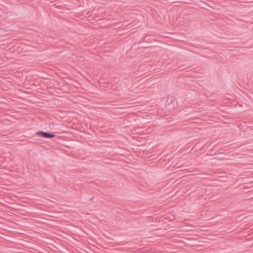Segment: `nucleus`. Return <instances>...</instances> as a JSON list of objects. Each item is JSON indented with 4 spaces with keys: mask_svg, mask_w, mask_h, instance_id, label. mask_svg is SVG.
I'll return each instance as SVG.
<instances>
[{
    "mask_svg": "<svg viewBox=\"0 0 253 253\" xmlns=\"http://www.w3.org/2000/svg\"><path fill=\"white\" fill-rule=\"evenodd\" d=\"M240 125H241L240 124H238V127H240Z\"/></svg>",
    "mask_w": 253,
    "mask_h": 253,
    "instance_id": "nucleus-5",
    "label": "nucleus"
},
{
    "mask_svg": "<svg viewBox=\"0 0 253 253\" xmlns=\"http://www.w3.org/2000/svg\"><path fill=\"white\" fill-rule=\"evenodd\" d=\"M238 105H239V106H241V107H242V104H239V103H238Z\"/></svg>",
    "mask_w": 253,
    "mask_h": 253,
    "instance_id": "nucleus-3",
    "label": "nucleus"
},
{
    "mask_svg": "<svg viewBox=\"0 0 253 253\" xmlns=\"http://www.w3.org/2000/svg\"><path fill=\"white\" fill-rule=\"evenodd\" d=\"M175 102H176V101H175V100H173V101H172V102H173V103H174Z\"/></svg>",
    "mask_w": 253,
    "mask_h": 253,
    "instance_id": "nucleus-4",
    "label": "nucleus"
},
{
    "mask_svg": "<svg viewBox=\"0 0 253 253\" xmlns=\"http://www.w3.org/2000/svg\"><path fill=\"white\" fill-rule=\"evenodd\" d=\"M153 40L151 39V36H146L143 38V41L146 42L150 43Z\"/></svg>",
    "mask_w": 253,
    "mask_h": 253,
    "instance_id": "nucleus-2",
    "label": "nucleus"
},
{
    "mask_svg": "<svg viewBox=\"0 0 253 253\" xmlns=\"http://www.w3.org/2000/svg\"><path fill=\"white\" fill-rule=\"evenodd\" d=\"M36 135L38 136L44 138H53L55 137V135L54 133L45 132L43 131H38L36 132Z\"/></svg>",
    "mask_w": 253,
    "mask_h": 253,
    "instance_id": "nucleus-1",
    "label": "nucleus"
}]
</instances>
